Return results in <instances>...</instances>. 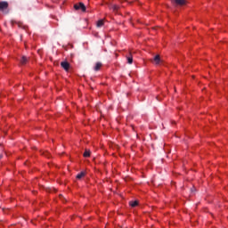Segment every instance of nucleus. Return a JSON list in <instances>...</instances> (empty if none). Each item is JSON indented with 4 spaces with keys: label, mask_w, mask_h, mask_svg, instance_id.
I'll return each mask as SVG.
<instances>
[{
    "label": "nucleus",
    "mask_w": 228,
    "mask_h": 228,
    "mask_svg": "<svg viewBox=\"0 0 228 228\" xmlns=\"http://www.w3.org/2000/svg\"><path fill=\"white\" fill-rule=\"evenodd\" d=\"M151 61L153 63V65H161V63H163V60H161L159 54L155 55L153 59L151 60Z\"/></svg>",
    "instance_id": "obj_1"
},
{
    "label": "nucleus",
    "mask_w": 228,
    "mask_h": 228,
    "mask_svg": "<svg viewBox=\"0 0 228 228\" xmlns=\"http://www.w3.org/2000/svg\"><path fill=\"white\" fill-rule=\"evenodd\" d=\"M106 4L109 6L110 10H112V12H114V13H118L120 6L117 4H112L111 3H106Z\"/></svg>",
    "instance_id": "obj_2"
},
{
    "label": "nucleus",
    "mask_w": 228,
    "mask_h": 228,
    "mask_svg": "<svg viewBox=\"0 0 228 228\" xmlns=\"http://www.w3.org/2000/svg\"><path fill=\"white\" fill-rule=\"evenodd\" d=\"M74 9L75 10H81V12H86V6L83 3H78L74 4Z\"/></svg>",
    "instance_id": "obj_3"
},
{
    "label": "nucleus",
    "mask_w": 228,
    "mask_h": 228,
    "mask_svg": "<svg viewBox=\"0 0 228 228\" xmlns=\"http://www.w3.org/2000/svg\"><path fill=\"white\" fill-rule=\"evenodd\" d=\"M11 24L12 26H14V24H17L18 28H22L23 29H26V26H24V24L20 21H17L15 20H11Z\"/></svg>",
    "instance_id": "obj_4"
},
{
    "label": "nucleus",
    "mask_w": 228,
    "mask_h": 228,
    "mask_svg": "<svg viewBox=\"0 0 228 228\" xmlns=\"http://www.w3.org/2000/svg\"><path fill=\"white\" fill-rule=\"evenodd\" d=\"M172 3L176 4V6H184V4H186V0H172Z\"/></svg>",
    "instance_id": "obj_5"
},
{
    "label": "nucleus",
    "mask_w": 228,
    "mask_h": 228,
    "mask_svg": "<svg viewBox=\"0 0 228 228\" xmlns=\"http://www.w3.org/2000/svg\"><path fill=\"white\" fill-rule=\"evenodd\" d=\"M61 67L64 69V70L68 71L70 69V63L69 61H62L61 62Z\"/></svg>",
    "instance_id": "obj_6"
},
{
    "label": "nucleus",
    "mask_w": 228,
    "mask_h": 228,
    "mask_svg": "<svg viewBox=\"0 0 228 228\" xmlns=\"http://www.w3.org/2000/svg\"><path fill=\"white\" fill-rule=\"evenodd\" d=\"M8 8V2H0V12H4Z\"/></svg>",
    "instance_id": "obj_7"
},
{
    "label": "nucleus",
    "mask_w": 228,
    "mask_h": 228,
    "mask_svg": "<svg viewBox=\"0 0 228 228\" xmlns=\"http://www.w3.org/2000/svg\"><path fill=\"white\" fill-rule=\"evenodd\" d=\"M85 175H86V173H85V171H82L77 175V179H83V177H85Z\"/></svg>",
    "instance_id": "obj_8"
},
{
    "label": "nucleus",
    "mask_w": 228,
    "mask_h": 228,
    "mask_svg": "<svg viewBox=\"0 0 228 228\" xmlns=\"http://www.w3.org/2000/svg\"><path fill=\"white\" fill-rule=\"evenodd\" d=\"M97 28H102L104 26V20H99L96 23Z\"/></svg>",
    "instance_id": "obj_9"
},
{
    "label": "nucleus",
    "mask_w": 228,
    "mask_h": 228,
    "mask_svg": "<svg viewBox=\"0 0 228 228\" xmlns=\"http://www.w3.org/2000/svg\"><path fill=\"white\" fill-rule=\"evenodd\" d=\"M28 57L22 56L20 60L21 65H26V63H28Z\"/></svg>",
    "instance_id": "obj_10"
},
{
    "label": "nucleus",
    "mask_w": 228,
    "mask_h": 228,
    "mask_svg": "<svg viewBox=\"0 0 228 228\" xmlns=\"http://www.w3.org/2000/svg\"><path fill=\"white\" fill-rule=\"evenodd\" d=\"M101 67H102V63L101 62H96L95 66H94V70H101Z\"/></svg>",
    "instance_id": "obj_11"
},
{
    "label": "nucleus",
    "mask_w": 228,
    "mask_h": 228,
    "mask_svg": "<svg viewBox=\"0 0 228 228\" xmlns=\"http://www.w3.org/2000/svg\"><path fill=\"white\" fill-rule=\"evenodd\" d=\"M126 60L129 65L133 64V55L129 54V56H126Z\"/></svg>",
    "instance_id": "obj_12"
},
{
    "label": "nucleus",
    "mask_w": 228,
    "mask_h": 228,
    "mask_svg": "<svg viewBox=\"0 0 228 228\" xmlns=\"http://www.w3.org/2000/svg\"><path fill=\"white\" fill-rule=\"evenodd\" d=\"M83 156L84 158H90V150L86 149Z\"/></svg>",
    "instance_id": "obj_13"
},
{
    "label": "nucleus",
    "mask_w": 228,
    "mask_h": 228,
    "mask_svg": "<svg viewBox=\"0 0 228 228\" xmlns=\"http://www.w3.org/2000/svg\"><path fill=\"white\" fill-rule=\"evenodd\" d=\"M129 205L131 206V208H136V206H138V201H130Z\"/></svg>",
    "instance_id": "obj_14"
},
{
    "label": "nucleus",
    "mask_w": 228,
    "mask_h": 228,
    "mask_svg": "<svg viewBox=\"0 0 228 228\" xmlns=\"http://www.w3.org/2000/svg\"><path fill=\"white\" fill-rule=\"evenodd\" d=\"M124 1H126V0H119V2H121V3H124Z\"/></svg>",
    "instance_id": "obj_15"
},
{
    "label": "nucleus",
    "mask_w": 228,
    "mask_h": 228,
    "mask_svg": "<svg viewBox=\"0 0 228 228\" xmlns=\"http://www.w3.org/2000/svg\"><path fill=\"white\" fill-rule=\"evenodd\" d=\"M60 198H61V199H63V196H62V195H60Z\"/></svg>",
    "instance_id": "obj_16"
},
{
    "label": "nucleus",
    "mask_w": 228,
    "mask_h": 228,
    "mask_svg": "<svg viewBox=\"0 0 228 228\" xmlns=\"http://www.w3.org/2000/svg\"><path fill=\"white\" fill-rule=\"evenodd\" d=\"M1 158H3V155H2V154H0V159H1Z\"/></svg>",
    "instance_id": "obj_17"
}]
</instances>
